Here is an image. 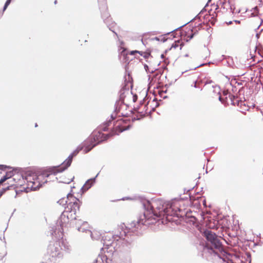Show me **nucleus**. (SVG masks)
Masks as SVG:
<instances>
[{"label":"nucleus","mask_w":263,"mask_h":263,"mask_svg":"<svg viewBox=\"0 0 263 263\" xmlns=\"http://www.w3.org/2000/svg\"><path fill=\"white\" fill-rule=\"evenodd\" d=\"M116 118V115L112 114L110 115V119L107 120L103 123L100 125L96 129H95L90 135L88 139L85 141L84 146L79 145L78 147L71 153L68 158L63 162L61 165V170L56 171L55 172L52 173L55 174L56 173H62L67 170L71 165L73 158L76 156L78 153L83 149L84 153L86 154L90 152L93 147L107 140L109 137L115 135H119L125 130H128L132 127L131 125L125 126L119 123L117 124L114 123V129L108 134H104L102 132L108 130V126L111 124L112 121Z\"/></svg>","instance_id":"1"},{"label":"nucleus","mask_w":263,"mask_h":263,"mask_svg":"<svg viewBox=\"0 0 263 263\" xmlns=\"http://www.w3.org/2000/svg\"><path fill=\"white\" fill-rule=\"evenodd\" d=\"M143 207L145 210L142 215H140L137 221H133L128 226H121V231L117 234L119 239H122V243L128 249L133 247V238L129 236L138 235L141 234L142 229H145L147 226L155 224L157 222L156 218L159 217V214L154 210L149 200L146 199L144 197H139Z\"/></svg>","instance_id":"2"},{"label":"nucleus","mask_w":263,"mask_h":263,"mask_svg":"<svg viewBox=\"0 0 263 263\" xmlns=\"http://www.w3.org/2000/svg\"><path fill=\"white\" fill-rule=\"evenodd\" d=\"M203 235L206 239L204 251L214 256H217L223 261L227 263H234L230 258L232 254L225 251L223 246L218 236L211 230L205 229L203 232Z\"/></svg>","instance_id":"3"},{"label":"nucleus","mask_w":263,"mask_h":263,"mask_svg":"<svg viewBox=\"0 0 263 263\" xmlns=\"http://www.w3.org/2000/svg\"><path fill=\"white\" fill-rule=\"evenodd\" d=\"M61 165L49 166L47 167L46 170L39 172L37 174L28 171L27 172V176H25V178L27 182H30L31 183H32V185L30 186L31 190L37 191L39 190L41 187H42L44 184L47 182V180L44 182H41L38 181L37 180L39 179V177L40 176H42L45 178H48L51 174L55 175L58 173L54 174L52 172H55L56 171H59L61 170Z\"/></svg>","instance_id":"4"},{"label":"nucleus","mask_w":263,"mask_h":263,"mask_svg":"<svg viewBox=\"0 0 263 263\" xmlns=\"http://www.w3.org/2000/svg\"><path fill=\"white\" fill-rule=\"evenodd\" d=\"M73 200L74 201H70L68 203H67V206L65 208V211L61 214L60 217L57 221L56 230L58 229V232L63 233L64 224L69 221V216L66 215V213H71V214L73 213V215H75L77 211H79L80 210V204L82 203V201H80L78 198L75 197H73Z\"/></svg>","instance_id":"5"},{"label":"nucleus","mask_w":263,"mask_h":263,"mask_svg":"<svg viewBox=\"0 0 263 263\" xmlns=\"http://www.w3.org/2000/svg\"><path fill=\"white\" fill-rule=\"evenodd\" d=\"M100 1V3L99 8L104 23L106 25L108 28L111 31L114 33L116 36H118L117 32L115 31V28L116 26V24L115 22L112 21V18L110 17V15L108 12L107 3L105 2V0Z\"/></svg>","instance_id":"6"},{"label":"nucleus","mask_w":263,"mask_h":263,"mask_svg":"<svg viewBox=\"0 0 263 263\" xmlns=\"http://www.w3.org/2000/svg\"><path fill=\"white\" fill-rule=\"evenodd\" d=\"M177 198H174L172 201H167L165 205L163 204L162 208H159V210L161 209L162 212L164 216L166 217L167 219L170 220L168 217V216H176L177 217H183L182 215H179L177 213V211H180V209L178 207H175L174 205V201H176Z\"/></svg>","instance_id":"7"},{"label":"nucleus","mask_w":263,"mask_h":263,"mask_svg":"<svg viewBox=\"0 0 263 263\" xmlns=\"http://www.w3.org/2000/svg\"><path fill=\"white\" fill-rule=\"evenodd\" d=\"M126 91L123 89H120L119 92V100H117L115 104L114 112L116 114L120 111V102H121V104H125L124 103V99L125 98Z\"/></svg>","instance_id":"8"},{"label":"nucleus","mask_w":263,"mask_h":263,"mask_svg":"<svg viewBox=\"0 0 263 263\" xmlns=\"http://www.w3.org/2000/svg\"><path fill=\"white\" fill-rule=\"evenodd\" d=\"M98 175L99 173H98L95 177L88 179L86 181L85 184L81 188L80 193L81 195L84 194L87 191H88L92 186L96 182V178L98 177Z\"/></svg>","instance_id":"9"},{"label":"nucleus","mask_w":263,"mask_h":263,"mask_svg":"<svg viewBox=\"0 0 263 263\" xmlns=\"http://www.w3.org/2000/svg\"><path fill=\"white\" fill-rule=\"evenodd\" d=\"M91 237L93 240H100L104 246H108L110 245V243H108L106 242L107 236H103L99 232L94 231L91 232Z\"/></svg>","instance_id":"10"},{"label":"nucleus","mask_w":263,"mask_h":263,"mask_svg":"<svg viewBox=\"0 0 263 263\" xmlns=\"http://www.w3.org/2000/svg\"><path fill=\"white\" fill-rule=\"evenodd\" d=\"M71 220L70 221V224L72 227H75L79 231H84V229L82 228L81 226L84 224L86 222L82 221L81 219H77L76 217H72V214L70 215Z\"/></svg>","instance_id":"11"},{"label":"nucleus","mask_w":263,"mask_h":263,"mask_svg":"<svg viewBox=\"0 0 263 263\" xmlns=\"http://www.w3.org/2000/svg\"><path fill=\"white\" fill-rule=\"evenodd\" d=\"M104 251L103 253L104 254H106L107 256H109L110 258L112 260V257L116 252L115 247V246H110L109 245L108 246H104Z\"/></svg>","instance_id":"12"},{"label":"nucleus","mask_w":263,"mask_h":263,"mask_svg":"<svg viewBox=\"0 0 263 263\" xmlns=\"http://www.w3.org/2000/svg\"><path fill=\"white\" fill-rule=\"evenodd\" d=\"M103 251H104L103 248L101 249V253L98 255V258H99L103 263H111L112 260L110 258V256L104 254Z\"/></svg>","instance_id":"13"},{"label":"nucleus","mask_w":263,"mask_h":263,"mask_svg":"<svg viewBox=\"0 0 263 263\" xmlns=\"http://www.w3.org/2000/svg\"><path fill=\"white\" fill-rule=\"evenodd\" d=\"M27 176V172H26L25 175H20V174H16L15 175V177L13 178V179L11 180H9L7 183H5V184H7L9 185L10 184H14V183H16L18 180H20V178L22 177L23 180H26L25 178V177Z\"/></svg>","instance_id":"14"},{"label":"nucleus","mask_w":263,"mask_h":263,"mask_svg":"<svg viewBox=\"0 0 263 263\" xmlns=\"http://www.w3.org/2000/svg\"><path fill=\"white\" fill-rule=\"evenodd\" d=\"M73 196L72 194H71L70 193H68L67 195L66 198H62L60 199L58 201V203L60 204V205H64L65 204H67L68 203V202L70 201V199L71 198H73Z\"/></svg>","instance_id":"15"},{"label":"nucleus","mask_w":263,"mask_h":263,"mask_svg":"<svg viewBox=\"0 0 263 263\" xmlns=\"http://www.w3.org/2000/svg\"><path fill=\"white\" fill-rule=\"evenodd\" d=\"M17 187V186L15 184H10L9 185H8V186L7 187L2 188L1 189V190L0 191V198L3 194H5V193L6 191L10 190H12V189L15 190L16 193H17V191H16Z\"/></svg>","instance_id":"16"},{"label":"nucleus","mask_w":263,"mask_h":263,"mask_svg":"<svg viewBox=\"0 0 263 263\" xmlns=\"http://www.w3.org/2000/svg\"><path fill=\"white\" fill-rule=\"evenodd\" d=\"M237 106L240 107L243 110L241 111V112L244 115L246 114L245 111H248L249 110L248 106H247L246 104L241 100H237Z\"/></svg>","instance_id":"17"},{"label":"nucleus","mask_w":263,"mask_h":263,"mask_svg":"<svg viewBox=\"0 0 263 263\" xmlns=\"http://www.w3.org/2000/svg\"><path fill=\"white\" fill-rule=\"evenodd\" d=\"M55 252H52V256L55 257L57 259H61L63 258L64 254L61 251V250L58 247H55Z\"/></svg>","instance_id":"18"},{"label":"nucleus","mask_w":263,"mask_h":263,"mask_svg":"<svg viewBox=\"0 0 263 263\" xmlns=\"http://www.w3.org/2000/svg\"><path fill=\"white\" fill-rule=\"evenodd\" d=\"M119 57L120 60H121V58H122L123 59L122 60L124 62H126L128 61L129 59L128 57V53L126 49H122V51L119 53Z\"/></svg>","instance_id":"19"},{"label":"nucleus","mask_w":263,"mask_h":263,"mask_svg":"<svg viewBox=\"0 0 263 263\" xmlns=\"http://www.w3.org/2000/svg\"><path fill=\"white\" fill-rule=\"evenodd\" d=\"M222 57H223V60L226 59V64H224V65H227L230 67L234 68V63L233 62V59L232 57L229 56L227 57L224 55H222Z\"/></svg>","instance_id":"20"},{"label":"nucleus","mask_w":263,"mask_h":263,"mask_svg":"<svg viewBox=\"0 0 263 263\" xmlns=\"http://www.w3.org/2000/svg\"><path fill=\"white\" fill-rule=\"evenodd\" d=\"M16 168H13V170L12 171H8L6 173V174L2 177V178L4 179V180L6 181L8 179L11 178L12 177L14 176V171Z\"/></svg>","instance_id":"21"},{"label":"nucleus","mask_w":263,"mask_h":263,"mask_svg":"<svg viewBox=\"0 0 263 263\" xmlns=\"http://www.w3.org/2000/svg\"><path fill=\"white\" fill-rule=\"evenodd\" d=\"M103 236H107V240H106V242L108 243H110V246H114L112 244L114 243V241L118 240V239H116L117 237H118V236H117V235L110 236L108 235H105L104 234Z\"/></svg>","instance_id":"22"},{"label":"nucleus","mask_w":263,"mask_h":263,"mask_svg":"<svg viewBox=\"0 0 263 263\" xmlns=\"http://www.w3.org/2000/svg\"><path fill=\"white\" fill-rule=\"evenodd\" d=\"M221 7H222L223 9L227 10L228 9L227 7H229L231 9V10L233 13L234 10L233 9L232 7V5H231L229 0L228 2L227 1V0H224L222 2H221Z\"/></svg>","instance_id":"23"},{"label":"nucleus","mask_w":263,"mask_h":263,"mask_svg":"<svg viewBox=\"0 0 263 263\" xmlns=\"http://www.w3.org/2000/svg\"><path fill=\"white\" fill-rule=\"evenodd\" d=\"M59 246L61 250H64L67 253L70 252L69 246L67 244L65 243L63 240L59 242Z\"/></svg>","instance_id":"24"},{"label":"nucleus","mask_w":263,"mask_h":263,"mask_svg":"<svg viewBox=\"0 0 263 263\" xmlns=\"http://www.w3.org/2000/svg\"><path fill=\"white\" fill-rule=\"evenodd\" d=\"M124 79H125L124 84L122 86L121 89H123L124 91H128L129 90V87H128V85L129 83V81H127L126 80V76H124Z\"/></svg>","instance_id":"25"},{"label":"nucleus","mask_w":263,"mask_h":263,"mask_svg":"<svg viewBox=\"0 0 263 263\" xmlns=\"http://www.w3.org/2000/svg\"><path fill=\"white\" fill-rule=\"evenodd\" d=\"M218 100L222 104H223L225 106L228 105V103L227 102L228 98L226 97L225 99H223L220 95H219L218 97Z\"/></svg>","instance_id":"26"},{"label":"nucleus","mask_w":263,"mask_h":263,"mask_svg":"<svg viewBox=\"0 0 263 263\" xmlns=\"http://www.w3.org/2000/svg\"><path fill=\"white\" fill-rule=\"evenodd\" d=\"M229 97L231 100V104L233 106L237 105V101H235V100L237 98V97L231 94H229Z\"/></svg>","instance_id":"27"},{"label":"nucleus","mask_w":263,"mask_h":263,"mask_svg":"<svg viewBox=\"0 0 263 263\" xmlns=\"http://www.w3.org/2000/svg\"><path fill=\"white\" fill-rule=\"evenodd\" d=\"M252 11H253V12H252L251 14V17H255V16H256L257 15V14L259 13V9L257 7V6H256V7H254L252 9Z\"/></svg>","instance_id":"28"},{"label":"nucleus","mask_w":263,"mask_h":263,"mask_svg":"<svg viewBox=\"0 0 263 263\" xmlns=\"http://www.w3.org/2000/svg\"><path fill=\"white\" fill-rule=\"evenodd\" d=\"M144 68L146 71V72L148 73H154L157 70H158L157 68H155L154 69V70H152L151 71H150L149 70V67L146 64H144Z\"/></svg>","instance_id":"29"},{"label":"nucleus","mask_w":263,"mask_h":263,"mask_svg":"<svg viewBox=\"0 0 263 263\" xmlns=\"http://www.w3.org/2000/svg\"><path fill=\"white\" fill-rule=\"evenodd\" d=\"M12 167L10 166L4 165V164H0V170L5 171L6 169H11Z\"/></svg>","instance_id":"30"},{"label":"nucleus","mask_w":263,"mask_h":263,"mask_svg":"<svg viewBox=\"0 0 263 263\" xmlns=\"http://www.w3.org/2000/svg\"><path fill=\"white\" fill-rule=\"evenodd\" d=\"M141 55L142 56L144 59H147L150 56H151V54L149 52H143V53Z\"/></svg>","instance_id":"31"},{"label":"nucleus","mask_w":263,"mask_h":263,"mask_svg":"<svg viewBox=\"0 0 263 263\" xmlns=\"http://www.w3.org/2000/svg\"><path fill=\"white\" fill-rule=\"evenodd\" d=\"M180 42L179 40H177V41H175L174 43L172 44L171 47L170 48L176 49L179 46V43Z\"/></svg>","instance_id":"32"},{"label":"nucleus","mask_w":263,"mask_h":263,"mask_svg":"<svg viewBox=\"0 0 263 263\" xmlns=\"http://www.w3.org/2000/svg\"><path fill=\"white\" fill-rule=\"evenodd\" d=\"M136 53H139L140 55H142V54L143 53V51H138V50H133V51H130V55H134Z\"/></svg>","instance_id":"33"},{"label":"nucleus","mask_w":263,"mask_h":263,"mask_svg":"<svg viewBox=\"0 0 263 263\" xmlns=\"http://www.w3.org/2000/svg\"><path fill=\"white\" fill-rule=\"evenodd\" d=\"M140 106H140V105H138L137 107H134V109L136 111H137V112H139V113L141 114L143 116V111H141V112L139 111V109H140Z\"/></svg>","instance_id":"34"},{"label":"nucleus","mask_w":263,"mask_h":263,"mask_svg":"<svg viewBox=\"0 0 263 263\" xmlns=\"http://www.w3.org/2000/svg\"><path fill=\"white\" fill-rule=\"evenodd\" d=\"M189 218L191 219L190 221L192 222L193 224H194L195 221L197 220V219L195 216H191V217H189Z\"/></svg>","instance_id":"35"},{"label":"nucleus","mask_w":263,"mask_h":263,"mask_svg":"<svg viewBox=\"0 0 263 263\" xmlns=\"http://www.w3.org/2000/svg\"><path fill=\"white\" fill-rule=\"evenodd\" d=\"M8 7V5L4 4V6L3 9V11L2 12L0 11V17L2 16L3 12L6 10V9Z\"/></svg>","instance_id":"36"},{"label":"nucleus","mask_w":263,"mask_h":263,"mask_svg":"<svg viewBox=\"0 0 263 263\" xmlns=\"http://www.w3.org/2000/svg\"><path fill=\"white\" fill-rule=\"evenodd\" d=\"M215 88V91H218V94L220 95V87L219 86L216 85L215 86H213Z\"/></svg>","instance_id":"37"},{"label":"nucleus","mask_w":263,"mask_h":263,"mask_svg":"<svg viewBox=\"0 0 263 263\" xmlns=\"http://www.w3.org/2000/svg\"><path fill=\"white\" fill-rule=\"evenodd\" d=\"M138 100V96L136 94L133 95V101L134 102H136Z\"/></svg>","instance_id":"38"},{"label":"nucleus","mask_w":263,"mask_h":263,"mask_svg":"<svg viewBox=\"0 0 263 263\" xmlns=\"http://www.w3.org/2000/svg\"><path fill=\"white\" fill-rule=\"evenodd\" d=\"M201 14L199 13L193 19H192L190 22H193L195 19H198L200 17Z\"/></svg>","instance_id":"39"},{"label":"nucleus","mask_w":263,"mask_h":263,"mask_svg":"<svg viewBox=\"0 0 263 263\" xmlns=\"http://www.w3.org/2000/svg\"><path fill=\"white\" fill-rule=\"evenodd\" d=\"M196 83H197V81L196 80V81H195L194 82V85H192V87H194V88H200V87H199V86H198V85L196 84Z\"/></svg>","instance_id":"40"},{"label":"nucleus","mask_w":263,"mask_h":263,"mask_svg":"<svg viewBox=\"0 0 263 263\" xmlns=\"http://www.w3.org/2000/svg\"><path fill=\"white\" fill-rule=\"evenodd\" d=\"M6 181L4 180V179L2 177L0 179V185H5V183H4Z\"/></svg>","instance_id":"41"},{"label":"nucleus","mask_w":263,"mask_h":263,"mask_svg":"<svg viewBox=\"0 0 263 263\" xmlns=\"http://www.w3.org/2000/svg\"><path fill=\"white\" fill-rule=\"evenodd\" d=\"M141 119L140 118L138 117H134L132 118V121L133 122H134L136 120H140Z\"/></svg>","instance_id":"42"},{"label":"nucleus","mask_w":263,"mask_h":263,"mask_svg":"<svg viewBox=\"0 0 263 263\" xmlns=\"http://www.w3.org/2000/svg\"><path fill=\"white\" fill-rule=\"evenodd\" d=\"M206 64H205V63L201 64H200V65H199L197 66H196V67H194V68H192V70H195V69H197V68H198V67H200V66H202V65H206ZM190 70H192V69H191Z\"/></svg>","instance_id":"43"},{"label":"nucleus","mask_w":263,"mask_h":263,"mask_svg":"<svg viewBox=\"0 0 263 263\" xmlns=\"http://www.w3.org/2000/svg\"><path fill=\"white\" fill-rule=\"evenodd\" d=\"M195 36V33H191L189 36L188 37L189 38V40H191L192 39L194 36Z\"/></svg>","instance_id":"44"},{"label":"nucleus","mask_w":263,"mask_h":263,"mask_svg":"<svg viewBox=\"0 0 263 263\" xmlns=\"http://www.w3.org/2000/svg\"><path fill=\"white\" fill-rule=\"evenodd\" d=\"M167 38H165V37H163L161 38V39L160 41H161L163 43H164L167 41Z\"/></svg>","instance_id":"45"},{"label":"nucleus","mask_w":263,"mask_h":263,"mask_svg":"<svg viewBox=\"0 0 263 263\" xmlns=\"http://www.w3.org/2000/svg\"><path fill=\"white\" fill-rule=\"evenodd\" d=\"M12 0H7L5 3V4L6 5H9L11 3Z\"/></svg>","instance_id":"46"},{"label":"nucleus","mask_w":263,"mask_h":263,"mask_svg":"<svg viewBox=\"0 0 263 263\" xmlns=\"http://www.w3.org/2000/svg\"><path fill=\"white\" fill-rule=\"evenodd\" d=\"M156 71H158L159 74L162 75L163 74V70H159L158 69Z\"/></svg>","instance_id":"47"},{"label":"nucleus","mask_w":263,"mask_h":263,"mask_svg":"<svg viewBox=\"0 0 263 263\" xmlns=\"http://www.w3.org/2000/svg\"><path fill=\"white\" fill-rule=\"evenodd\" d=\"M159 94L160 97L163 98V99H165L168 98V96H167L162 97V95L161 93H160V92H159Z\"/></svg>","instance_id":"48"},{"label":"nucleus","mask_w":263,"mask_h":263,"mask_svg":"<svg viewBox=\"0 0 263 263\" xmlns=\"http://www.w3.org/2000/svg\"><path fill=\"white\" fill-rule=\"evenodd\" d=\"M144 101H145V98H144L142 100L140 101V102L139 103V105L140 106L144 104Z\"/></svg>","instance_id":"49"},{"label":"nucleus","mask_w":263,"mask_h":263,"mask_svg":"<svg viewBox=\"0 0 263 263\" xmlns=\"http://www.w3.org/2000/svg\"><path fill=\"white\" fill-rule=\"evenodd\" d=\"M99 261H100V259H99V258H98V257H97V259H96L93 261V262H92V263H98V262H99Z\"/></svg>","instance_id":"50"},{"label":"nucleus","mask_w":263,"mask_h":263,"mask_svg":"<svg viewBox=\"0 0 263 263\" xmlns=\"http://www.w3.org/2000/svg\"><path fill=\"white\" fill-rule=\"evenodd\" d=\"M74 179V177H73V178L72 179H71L70 181H68V182H64V181H60V182H63V183H70L72 180L73 179Z\"/></svg>","instance_id":"51"},{"label":"nucleus","mask_w":263,"mask_h":263,"mask_svg":"<svg viewBox=\"0 0 263 263\" xmlns=\"http://www.w3.org/2000/svg\"><path fill=\"white\" fill-rule=\"evenodd\" d=\"M206 11V9L205 8H203L199 12L201 14H202L204 12Z\"/></svg>","instance_id":"52"},{"label":"nucleus","mask_w":263,"mask_h":263,"mask_svg":"<svg viewBox=\"0 0 263 263\" xmlns=\"http://www.w3.org/2000/svg\"><path fill=\"white\" fill-rule=\"evenodd\" d=\"M122 121V123H126V120H123L122 119H121L118 120V121Z\"/></svg>","instance_id":"53"},{"label":"nucleus","mask_w":263,"mask_h":263,"mask_svg":"<svg viewBox=\"0 0 263 263\" xmlns=\"http://www.w3.org/2000/svg\"><path fill=\"white\" fill-rule=\"evenodd\" d=\"M211 18L213 19V20L211 22V24H213L215 22V19L214 16L211 17Z\"/></svg>","instance_id":"54"},{"label":"nucleus","mask_w":263,"mask_h":263,"mask_svg":"<svg viewBox=\"0 0 263 263\" xmlns=\"http://www.w3.org/2000/svg\"><path fill=\"white\" fill-rule=\"evenodd\" d=\"M171 50V48H168V49H166V50L164 51V54H166V53H167L168 51H170V50Z\"/></svg>","instance_id":"55"},{"label":"nucleus","mask_w":263,"mask_h":263,"mask_svg":"<svg viewBox=\"0 0 263 263\" xmlns=\"http://www.w3.org/2000/svg\"><path fill=\"white\" fill-rule=\"evenodd\" d=\"M183 46H184V43H181L180 44V50L182 49V48L183 47Z\"/></svg>","instance_id":"56"},{"label":"nucleus","mask_w":263,"mask_h":263,"mask_svg":"<svg viewBox=\"0 0 263 263\" xmlns=\"http://www.w3.org/2000/svg\"><path fill=\"white\" fill-rule=\"evenodd\" d=\"M164 54H165L164 53H162V54H161V58L162 59H164V57H165Z\"/></svg>","instance_id":"57"},{"label":"nucleus","mask_w":263,"mask_h":263,"mask_svg":"<svg viewBox=\"0 0 263 263\" xmlns=\"http://www.w3.org/2000/svg\"><path fill=\"white\" fill-rule=\"evenodd\" d=\"M203 202V205L204 206H206V200L205 199L203 200V201H202Z\"/></svg>","instance_id":"58"},{"label":"nucleus","mask_w":263,"mask_h":263,"mask_svg":"<svg viewBox=\"0 0 263 263\" xmlns=\"http://www.w3.org/2000/svg\"><path fill=\"white\" fill-rule=\"evenodd\" d=\"M154 40H156V41H159L160 40V39L159 37H157V36L155 37L154 38Z\"/></svg>","instance_id":"59"},{"label":"nucleus","mask_w":263,"mask_h":263,"mask_svg":"<svg viewBox=\"0 0 263 263\" xmlns=\"http://www.w3.org/2000/svg\"><path fill=\"white\" fill-rule=\"evenodd\" d=\"M259 36H260V33H256V37L258 39L259 37Z\"/></svg>","instance_id":"60"},{"label":"nucleus","mask_w":263,"mask_h":263,"mask_svg":"<svg viewBox=\"0 0 263 263\" xmlns=\"http://www.w3.org/2000/svg\"><path fill=\"white\" fill-rule=\"evenodd\" d=\"M166 60H167V59H166V60H164V62L166 64H169V61L166 62Z\"/></svg>","instance_id":"61"},{"label":"nucleus","mask_w":263,"mask_h":263,"mask_svg":"<svg viewBox=\"0 0 263 263\" xmlns=\"http://www.w3.org/2000/svg\"><path fill=\"white\" fill-rule=\"evenodd\" d=\"M158 75H159V73L157 72H156V73L155 74V75H154V77H155V78H157V76H158Z\"/></svg>","instance_id":"62"},{"label":"nucleus","mask_w":263,"mask_h":263,"mask_svg":"<svg viewBox=\"0 0 263 263\" xmlns=\"http://www.w3.org/2000/svg\"><path fill=\"white\" fill-rule=\"evenodd\" d=\"M234 22L237 24H239L240 22V21L238 20H235Z\"/></svg>","instance_id":"63"},{"label":"nucleus","mask_w":263,"mask_h":263,"mask_svg":"<svg viewBox=\"0 0 263 263\" xmlns=\"http://www.w3.org/2000/svg\"><path fill=\"white\" fill-rule=\"evenodd\" d=\"M167 89H166L165 90L163 91H162V92H161V94H162V93H166L167 92Z\"/></svg>","instance_id":"64"}]
</instances>
